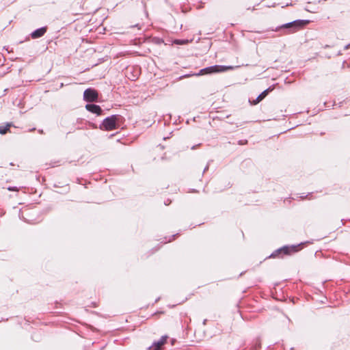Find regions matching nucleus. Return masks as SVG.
I'll return each instance as SVG.
<instances>
[{
    "instance_id": "obj_1",
    "label": "nucleus",
    "mask_w": 350,
    "mask_h": 350,
    "mask_svg": "<svg viewBox=\"0 0 350 350\" xmlns=\"http://www.w3.org/2000/svg\"><path fill=\"white\" fill-rule=\"evenodd\" d=\"M303 247H300V245H291V246H284L276 251H275L271 255L272 258H282L285 255H291L293 253H295Z\"/></svg>"
},
{
    "instance_id": "obj_2",
    "label": "nucleus",
    "mask_w": 350,
    "mask_h": 350,
    "mask_svg": "<svg viewBox=\"0 0 350 350\" xmlns=\"http://www.w3.org/2000/svg\"><path fill=\"white\" fill-rule=\"evenodd\" d=\"M306 24V21H295L283 25L280 28L288 29H289L288 33H292L304 29Z\"/></svg>"
},
{
    "instance_id": "obj_3",
    "label": "nucleus",
    "mask_w": 350,
    "mask_h": 350,
    "mask_svg": "<svg viewBox=\"0 0 350 350\" xmlns=\"http://www.w3.org/2000/svg\"><path fill=\"white\" fill-rule=\"evenodd\" d=\"M232 67L224 66H213L204 69H202L197 75H202L206 74H211L213 72H221L226 71L227 70L231 69Z\"/></svg>"
},
{
    "instance_id": "obj_4",
    "label": "nucleus",
    "mask_w": 350,
    "mask_h": 350,
    "mask_svg": "<svg viewBox=\"0 0 350 350\" xmlns=\"http://www.w3.org/2000/svg\"><path fill=\"white\" fill-rule=\"evenodd\" d=\"M117 118L115 116L107 118L102 124V127L105 131H111L116 128Z\"/></svg>"
},
{
    "instance_id": "obj_5",
    "label": "nucleus",
    "mask_w": 350,
    "mask_h": 350,
    "mask_svg": "<svg viewBox=\"0 0 350 350\" xmlns=\"http://www.w3.org/2000/svg\"><path fill=\"white\" fill-rule=\"evenodd\" d=\"M83 98L87 102H94L98 98V92L95 90L88 88L85 90Z\"/></svg>"
},
{
    "instance_id": "obj_6",
    "label": "nucleus",
    "mask_w": 350,
    "mask_h": 350,
    "mask_svg": "<svg viewBox=\"0 0 350 350\" xmlns=\"http://www.w3.org/2000/svg\"><path fill=\"white\" fill-rule=\"evenodd\" d=\"M167 336H162L159 341L154 342L149 347V350H163V346L167 343Z\"/></svg>"
},
{
    "instance_id": "obj_7",
    "label": "nucleus",
    "mask_w": 350,
    "mask_h": 350,
    "mask_svg": "<svg viewBox=\"0 0 350 350\" xmlns=\"http://www.w3.org/2000/svg\"><path fill=\"white\" fill-rule=\"evenodd\" d=\"M85 108L89 111L94 113H96L98 115H100L102 112V109L100 107V106L96 105L88 104V105H86Z\"/></svg>"
},
{
    "instance_id": "obj_8",
    "label": "nucleus",
    "mask_w": 350,
    "mask_h": 350,
    "mask_svg": "<svg viewBox=\"0 0 350 350\" xmlns=\"http://www.w3.org/2000/svg\"><path fill=\"white\" fill-rule=\"evenodd\" d=\"M45 32H46V28H44V27L38 29L34 31L31 33V37H32V38H40V37L42 36Z\"/></svg>"
},
{
    "instance_id": "obj_9",
    "label": "nucleus",
    "mask_w": 350,
    "mask_h": 350,
    "mask_svg": "<svg viewBox=\"0 0 350 350\" xmlns=\"http://www.w3.org/2000/svg\"><path fill=\"white\" fill-rule=\"evenodd\" d=\"M269 91V89L265 90L264 92H262L258 97L257 98L253 101L252 104L256 105L260 101H261L267 94Z\"/></svg>"
},
{
    "instance_id": "obj_10",
    "label": "nucleus",
    "mask_w": 350,
    "mask_h": 350,
    "mask_svg": "<svg viewBox=\"0 0 350 350\" xmlns=\"http://www.w3.org/2000/svg\"><path fill=\"white\" fill-rule=\"evenodd\" d=\"M11 126V124H7L5 126H0V134L4 135L7 133Z\"/></svg>"
},
{
    "instance_id": "obj_11",
    "label": "nucleus",
    "mask_w": 350,
    "mask_h": 350,
    "mask_svg": "<svg viewBox=\"0 0 350 350\" xmlns=\"http://www.w3.org/2000/svg\"><path fill=\"white\" fill-rule=\"evenodd\" d=\"M189 42L188 40H175L174 41V43L176 44H187Z\"/></svg>"
}]
</instances>
